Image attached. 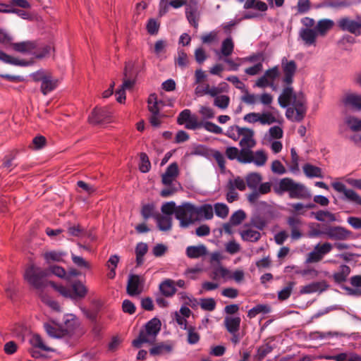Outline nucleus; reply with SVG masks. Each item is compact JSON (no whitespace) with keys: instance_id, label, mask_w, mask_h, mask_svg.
<instances>
[{"instance_id":"obj_1","label":"nucleus","mask_w":361,"mask_h":361,"mask_svg":"<svg viewBox=\"0 0 361 361\" xmlns=\"http://www.w3.org/2000/svg\"><path fill=\"white\" fill-rule=\"evenodd\" d=\"M66 319L65 326H59L54 323H45L44 324L47 334L56 338H68L70 345H73L83 334L84 331L80 328L78 322L73 317Z\"/></svg>"},{"instance_id":"obj_2","label":"nucleus","mask_w":361,"mask_h":361,"mask_svg":"<svg viewBox=\"0 0 361 361\" xmlns=\"http://www.w3.org/2000/svg\"><path fill=\"white\" fill-rule=\"evenodd\" d=\"M278 102L279 105L283 108H286L288 106L295 107V121L299 122L304 118L307 111V106L306 99L302 92H295L290 85L286 86L279 95Z\"/></svg>"},{"instance_id":"obj_3","label":"nucleus","mask_w":361,"mask_h":361,"mask_svg":"<svg viewBox=\"0 0 361 361\" xmlns=\"http://www.w3.org/2000/svg\"><path fill=\"white\" fill-rule=\"evenodd\" d=\"M225 154L230 160L237 159L241 164L254 163L257 166H264L267 161V156L263 150L248 152L245 149L228 147L226 149Z\"/></svg>"},{"instance_id":"obj_4","label":"nucleus","mask_w":361,"mask_h":361,"mask_svg":"<svg viewBox=\"0 0 361 361\" xmlns=\"http://www.w3.org/2000/svg\"><path fill=\"white\" fill-rule=\"evenodd\" d=\"M274 191L278 195L288 192L291 199L304 200L311 197L310 191L303 184L296 183L290 178L281 179L279 185L274 188Z\"/></svg>"},{"instance_id":"obj_5","label":"nucleus","mask_w":361,"mask_h":361,"mask_svg":"<svg viewBox=\"0 0 361 361\" xmlns=\"http://www.w3.org/2000/svg\"><path fill=\"white\" fill-rule=\"evenodd\" d=\"M48 276V270L31 264L25 269L24 279L32 287L37 290V294L39 295L41 291H44V289L52 283L46 279Z\"/></svg>"},{"instance_id":"obj_6","label":"nucleus","mask_w":361,"mask_h":361,"mask_svg":"<svg viewBox=\"0 0 361 361\" xmlns=\"http://www.w3.org/2000/svg\"><path fill=\"white\" fill-rule=\"evenodd\" d=\"M51 286L62 296L74 301L82 300L88 293L87 287L79 280L73 281L68 287L57 286L55 283H51Z\"/></svg>"},{"instance_id":"obj_7","label":"nucleus","mask_w":361,"mask_h":361,"mask_svg":"<svg viewBox=\"0 0 361 361\" xmlns=\"http://www.w3.org/2000/svg\"><path fill=\"white\" fill-rule=\"evenodd\" d=\"M161 322L157 318H153L145 325V329L140 332L138 337L132 342L135 348H140L142 344L147 343H154L156 337L161 330Z\"/></svg>"},{"instance_id":"obj_8","label":"nucleus","mask_w":361,"mask_h":361,"mask_svg":"<svg viewBox=\"0 0 361 361\" xmlns=\"http://www.w3.org/2000/svg\"><path fill=\"white\" fill-rule=\"evenodd\" d=\"M196 206L190 202H183L176 209V219L180 222L181 228H188L197 221Z\"/></svg>"},{"instance_id":"obj_9","label":"nucleus","mask_w":361,"mask_h":361,"mask_svg":"<svg viewBox=\"0 0 361 361\" xmlns=\"http://www.w3.org/2000/svg\"><path fill=\"white\" fill-rule=\"evenodd\" d=\"M147 108L151 114L149 122L154 127H159L161 123V118L164 116L160 113L161 107L164 104L162 101L158 100L155 94H151L147 99Z\"/></svg>"},{"instance_id":"obj_10","label":"nucleus","mask_w":361,"mask_h":361,"mask_svg":"<svg viewBox=\"0 0 361 361\" xmlns=\"http://www.w3.org/2000/svg\"><path fill=\"white\" fill-rule=\"evenodd\" d=\"M333 245L329 242L317 244L312 252L308 253L306 259L307 263H317L322 260L324 257L329 253Z\"/></svg>"},{"instance_id":"obj_11","label":"nucleus","mask_w":361,"mask_h":361,"mask_svg":"<svg viewBox=\"0 0 361 361\" xmlns=\"http://www.w3.org/2000/svg\"><path fill=\"white\" fill-rule=\"evenodd\" d=\"M279 75L280 72L278 66L269 68L265 71L262 77L257 79L255 86L260 88L270 87L273 90H275L276 87L274 85V81L279 78Z\"/></svg>"},{"instance_id":"obj_12","label":"nucleus","mask_w":361,"mask_h":361,"mask_svg":"<svg viewBox=\"0 0 361 361\" xmlns=\"http://www.w3.org/2000/svg\"><path fill=\"white\" fill-rule=\"evenodd\" d=\"M337 25L343 31L348 32L355 36L361 35V20L356 21L348 17H343L338 20Z\"/></svg>"},{"instance_id":"obj_13","label":"nucleus","mask_w":361,"mask_h":361,"mask_svg":"<svg viewBox=\"0 0 361 361\" xmlns=\"http://www.w3.org/2000/svg\"><path fill=\"white\" fill-rule=\"evenodd\" d=\"M281 68L283 73V82L286 86L290 85L297 71L296 63L293 60L288 61L286 57H283L281 60Z\"/></svg>"},{"instance_id":"obj_14","label":"nucleus","mask_w":361,"mask_h":361,"mask_svg":"<svg viewBox=\"0 0 361 361\" xmlns=\"http://www.w3.org/2000/svg\"><path fill=\"white\" fill-rule=\"evenodd\" d=\"M352 235V232L344 227L328 226L326 228L325 235L332 240H345Z\"/></svg>"},{"instance_id":"obj_15","label":"nucleus","mask_w":361,"mask_h":361,"mask_svg":"<svg viewBox=\"0 0 361 361\" xmlns=\"http://www.w3.org/2000/svg\"><path fill=\"white\" fill-rule=\"evenodd\" d=\"M143 279L138 275L131 274L129 276L126 290L130 296L140 295L143 290Z\"/></svg>"},{"instance_id":"obj_16","label":"nucleus","mask_w":361,"mask_h":361,"mask_svg":"<svg viewBox=\"0 0 361 361\" xmlns=\"http://www.w3.org/2000/svg\"><path fill=\"white\" fill-rule=\"evenodd\" d=\"M255 132L252 129L244 128L243 133L240 135L242 137L239 142V145L241 149H245L248 152H253L252 150L256 145L257 142L254 138Z\"/></svg>"},{"instance_id":"obj_17","label":"nucleus","mask_w":361,"mask_h":361,"mask_svg":"<svg viewBox=\"0 0 361 361\" xmlns=\"http://www.w3.org/2000/svg\"><path fill=\"white\" fill-rule=\"evenodd\" d=\"M332 187L337 192L343 193L348 201L361 205V197L354 190L348 189L343 183L335 182L332 183Z\"/></svg>"},{"instance_id":"obj_18","label":"nucleus","mask_w":361,"mask_h":361,"mask_svg":"<svg viewBox=\"0 0 361 361\" xmlns=\"http://www.w3.org/2000/svg\"><path fill=\"white\" fill-rule=\"evenodd\" d=\"M342 102L345 106L351 107L357 111L361 110V94L356 92H346L343 98Z\"/></svg>"},{"instance_id":"obj_19","label":"nucleus","mask_w":361,"mask_h":361,"mask_svg":"<svg viewBox=\"0 0 361 361\" xmlns=\"http://www.w3.org/2000/svg\"><path fill=\"white\" fill-rule=\"evenodd\" d=\"M179 174L178 166L176 162L171 163L161 176V182L165 185H171Z\"/></svg>"},{"instance_id":"obj_20","label":"nucleus","mask_w":361,"mask_h":361,"mask_svg":"<svg viewBox=\"0 0 361 361\" xmlns=\"http://www.w3.org/2000/svg\"><path fill=\"white\" fill-rule=\"evenodd\" d=\"M111 113L107 109H94L88 118L91 124H99L106 121L110 118Z\"/></svg>"},{"instance_id":"obj_21","label":"nucleus","mask_w":361,"mask_h":361,"mask_svg":"<svg viewBox=\"0 0 361 361\" xmlns=\"http://www.w3.org/2000/svg\"><path fill=\"white\" fill-rule=\"evenodd\" d=\"M173 345L170 342H161L155 344L149 349V354L152 356H161L172 352Z\"/></svg>"},{"instance_id":"obj_22","label":"nucleus","mask_w":361,"mask_h":361,"mask_svg":"<svg viewBox=\"0 0 361 361\" xmlns=\"http://www.w3.org/2000/svg\"><path fill=\"white\" fill-rule=\"evenodd\" d=\"M324 358L326 360L334 361H361V356L351 351L334 355H324Z\"/></svg>"},{"instance_id":"obj_23","label":"nucleus","mask_w":361,"mask_h":361,"mask_svg":"<svg viewBox=\"0 0 361 361\" xmlns=\"http://www.w3.org/2000/svg\"><path fill=\"white\" fill-rule=\"evenodd\" d=\"M288 224L291 230V238L293 240H298L302 237L300 228L302 225V221L295 216H290L287 220Z\"/></svg>"},{"instance_id":"obj_24","label":"nucleus","mask_w":361,"mask_h":361,"mask_svg":"<svg viewBox=\"0 0 361 361\" xmlns=\"http://www.w3.org/2000/svg\"><path fill=\"white\" fill-rule=\"evenodd\" d=\"M241 319L238 316H226L224 320V324L230 334H236L240 329Z\"/></svg>"},{"instance_id":"obj_25","label":"nucleus","mask_w":361,"mask_h":361,"mask_svg":"<svg viewBox=\"0 0 361 361\" xmlns=\"http://www.w3.org/2000/svg\"><path fill=\"white\" fill-rule=\"evenodd\" d=\"M299 35L305 44L307 46H311L316 44V40L317 37V32L315 30L311 28H303L301 29Z\"/></svg>"},{"instance_id":"obj_26","label":"nucleus","mask_w":361,"mask_h":361,"mask_svg":"<svg viewBox=\"0 0 361 361\" xmlns=\"http://www.w3.org/2000/svg\"><path fill=\"white\" fill-rule=\"evenodd\" d=\"M234 50V43L231 37H227L222 43L220 51H216V54L219 59H223L224 57L229 56L232 54Z\"/></svg>"},{"instance_id":"obj_27","label":"nucleus","mask_w":361,"mask_h":361,"mask_svg":"<svg viewBox=\"0 0 361 361\" xmlns=\"http://www.w3.org/2000/svg\"><path fill=\"white\" fill-rule=\"evenodd\" d=\"M159 290L163 295L167 298L172 297L176 293L175 281L172 279H165L159 284Z\"/></svg>"},{"instance_id":"obj_28","label":"nucleus","mask_w":361,"mask_h":361,"mask_svg":"<svg viewBox=\"0 0 361 361\" xmlns=\"http://www.w3.org/2000/svg\"><path fill=\"white\" fill-rule=\"evenodd\" d=\"M11 45L13 49L16 51L32 55L36 49V42L32 41L13 43Z\"/></svg>"},{"instance_id":"obj_29","label":"nucleus","mask_w":361,"mask_h":361,"mask_svg":"<svg viewBox=\"0 0 361 361\" xmlns=\"http://www.w3.org/2000/svg\"><path fill=\"white\" fill-rule=\"evenodd\" d=\"M58 82L59 80L56 78H54L49 73L47 75L46 79H44L41 84L40 90L42 93L44 95H47L57 87Z\"/></svg>"},{"instance_id":"obj_30","label":"nucleus","mask_w":361,"mask_h":361,"mask_svg":"<svg viewBox=\"0 0 361 361\" xmlns=\"http://www.w3.org/2000/svg\"><path fill=\"white\" fill-rule=\"evenodd\" d=\"M208 253L207 248L204 245H199L197 246H189L186 249V255L189 258L195 259L207 255Z\"/></svg>"},{"instance_id":"obj_31","label":"nucleus","mask_w":361,"mask_h":361,"mask_svg":"<svg viewBox=\"0 0 361 361\" xmlns=\"http://www.w3.org/2000/svg\"><path fill=\"white\" fill-rule=\"evenodd\" d=\"M262 180V176L257 172H251L245 176L246 185L251 190H257Z\"/></svg>"},{"instance_id":"obj_32","label":"nucleus","mask_w":361,"mask_h":361,"mask_svg":"<svg viewBox=\"0 0 361 361\" xmlns=\"http://www.w3.org/2000/svg\"><path fill=\"white\" fill-rule=\"evenodd\" d=\"M303 172L305 176L308 178H321L324 177L322 170L321 168L312 165L310 164H306L302 167Z\"/></svg>"},{"instance_id":"obj_33","label":"nucleus","mask_w":361,"mask_h":361,"mask_svg":"<svg viewBox=\"0 0 361 361\" xmlns=\"http://www.w3.org/2000/svg\"><path fill=\"white\" fill-rule=\"evenodd\" d=\"M334 25L333 20L330 19H322L318 21L315 30L317 34L321 36H324L326 32L331 30Z\"/></svg>"},{"instance_id":"obj_34","label":"nucleus","mask_w":361,"mask_h":361,"mask_svg":"<svg viewBox=\"0 0 361 361\" xmlns=\"http://www.w3.org/2000/svg\"><path fill=\"white\" fill-rule=\"evenodd\" d=\"M344 123L353 132L361 130V120L351 115H346L343 118Z\"/></svg>"},{"instance_id":"obj_35","label":"nucleus","mask_w":361,"mask_h":361,"mask_svg":"<svg viewBox=\"0 0 361 361\" xmlns=\"http://www.w3.org/2000/svg\"><path fill=\"white\" fill-rule=\"evenodd\" d=\"M196 216L197 220L200 216H204L205 219H212L214 216V209L211 204H206L200 207H196Z\"/></svg>"},{"instance_id":"obj_36","label":"nucleus","mask_w":361,"mask_h":361,"mask_svg":"<svg viewBox=\"0 0 361 361\" xmlns=\"http://www.w3.org/2000/svg\"><path fill=\"white\" fill-rule=\"evenodd\" d=\"M350 269L348 266L343 264L339 267L338 271L333 275L335 282L340 283L346 281L350 274Z\"/></svg>"},{"instance_id":"obj_37","label":"nucleus","mask_w":361,"mask_h":361,"mask_svg":"<svg viewBox=\"0 0 361 361\" xmlns=\"http://www.w3.org/2000/svg\"><path fill=\"white\" fill-rule=\"evenodd\" d=\"M157 226L162 231H168L172 227V218L168 216L158 215L157 216Z\"/></svg>"},{"instance_id":"obj_38","label":"nucleus","mask_w":361,"mask_h":361,"mask_svg":"<svg viewBox=\"0 0 361 361\" xmlns=\"http://www.w3.org/2000/svg\"><path fill=\"white\" fill-rule=\"evenodd\" d=\"M148 246L145 243H139L135 248L136 254V263L137 266H140L143 264L144 256L147 252Z\"/></svg>"},{"instance_id":"obj_39","label":"nucleus","mask_w":361,"mask_h":361,"mask_svg":"<svg viewBox=\"0 0 361 361\" xmlns=\"http://www.w3.org/2000/svg\"><path fill=\"white\" fill-rule=\"evenodd\" d=\"M240 235L243 240L250 242H256L261 237V234L259 231L250 228L242 231Z\"/></svg>"},{"instance_id":"obj_40","label":"nucleus","mask_w":361,"mask_h":361,"mask_svg":"<svg viewBox=\"0 0 361 361\" xmlns=\"http://www.w3.org/2000/svg\"><path fill=\"white\" fill-rule=\"evenodd\" d=\"M0 61L6 63H9L15 66H25L28 65V63L24 61L18 60V59L13 58L11 56L4 53L0 50Z\"/></svg>"},{"instance_id":"obj_41","label":"nucleus","mask_w":361,"mask_h":361,"mask_svg":"<svg viewBox=\"0 0 361 361\" xmlns=\"http://www.w3.org/2000/svg\"><path fill=\"white\" fill-rule=\"evenodd\" d=\"M30 343L32 345V347L39 348L44 351H54V349H52L50 347L47 346L44 342L41 336L38 334H35L32 336V338L30 340Z\"/></svg>"},{"instance_id":"obj_42","label":"nucleus","mask_w":361,"mask_h":361,"mask_svg":"<svg viewBox=\"0 0 361 361\" xmlns=\"http://www.w3.org/2000/svg\"><path fill=\"white\" fill-rule=\"evenodd\" d=\"M313 214L315 219L319 221H325L328 220L330 222H334L337 220L335 214L329 211L320 210Z\"/></svg>"},{"instance_id":"obj_43","label":"nucleus","mask_w":361,"mask_h":361,"mask_svg":"<svg viewBox=\"0 0 361 361\" xmlns=\"http://www.w3.org/2000/svg\"><path fill=\"white\" fill-rule=\"evenodd\" d=\"M245 127H240L237 125L230 126L225 135L232 139L234 141H237L240 139V135L243 131Z\"/></svg>"},{"instance_id":"obj_44","label":"nucleus","mask_w":361,"mask_h":361,"mask_svg":"<svg viewBox=\"0 0 361 361\" xmlns=\"http://www.w3.org/2000/svg\"><path fill=\"white\" fill-rule=\"evenodd\" d=\"M273 350V348L269 343L264 344L259 346L257 348V355H255V359L257 361H262V360L271 351Z\"/></svg>"},{"instance_id":"obj_45","label":"nucleus","mask_w":361,"mask_h":361,"mask_svg":"<svg viewBox=\"0 0 361 361\" xmlns=\"http://www.w3.org/2000/svg\"><path fill=\"white\" fill-rule=\"evenodd\" d=\"M51 50V47L49 45H42L38 47L36 44V49L34 51L33 55L37 59H43L49 55Z\"/></svg>"},{"instance_id":"obj_46","label":"nucleus","mask_w":361,"mask_h":361,"mask_svg":"<svg viewBox=\"0 0 361 361\" xmlns=\"http://www.w3.org/2000/svg\"><path fill=\"white\" fill-rule=\"evenodd\" d=\"M230 103V98L228 96L221 94L216 96L214 100V105L221 109H226L228 108Z\"/></svg>"},{"instance_id":"obj_47","label":"nucleus","mask_w":361,"mask_h":361,"mask_svg":"<svg viewBox=\"0 0 361 361\" xmlns=\"http://www.w3.org/2000/svg\"><path fill=\"white\" fill-rule=\"evenodd\" d=\"M63 253L56 251L47 252L44 254V258L47 264L62 260Z\"/></svg>"},{"instance_id":"obj_48","label":"nucleus","mask_w":361,"mask_h":361,"mask_svg":"<svg viewBox=\"0 0 361 361\" xmlns=\"http://www.w3.org/2000/svg\"><path fill=\"white\" fill-rule=\"evenodd\" d=\"M231 184L235 190L238 189L240 191H244L246 189L245 179L244 180L240 176H237L234 179H229L227 185Z\"/></svg>"},{"instance_id":"obj_49","label":"nucleus","mask_w":361,"mask_h":361,"mask_svg":"<svg viewBox=\"0 0 361 361\" xmlns=\"http://www.w3.org/2000/svg\"><path fill=\"white\" fill-rule=\"evenodd\" d=\"M39 297L41 298L42 301L49 306L51 309L56 311L60 310V305L56 301L51 300L44 291H41Z\"/></svg>"},{"instance_id":"obj_50","label":"nucleus","mask_w":361,"mask_h":361,"mask_svg":"<svg viewBox=\"0 0 361 361\" xmlns=\"http://www.w3.org/2000/svg\"><path fill=\"white\" fill-rule=\"evenodd\" d=\"M226 63L229 66V70L236 71L238 70L239 67L241 66L242 62L243 61V59L237 57L235 60L229 58L228 56L224 57L223 59Z\"/></svg>"},{"instance_id":"obj_51","label":"nucleus","mask_w":361,"mask_h":361,"mask_svg":"<svg viewBox=\"0 0 361 361\" xmlns=\"http://www.w3.org/2000/svg\"><path fill=\"white\" fill-rule=\"evenodd\" d=\"M216 216L221 219H225L228 214V207L224 203H216L214 207Z\"/></svg>"},{"instance_id":"obj_52","label":"nucleus","mask_w":361,"mask_h":361,"mask_svg":"<svg viewBox=\"0 0 361 361\" xmlns=\"http://www.w3.org/2000/svg\"><path fill=\"white\" fill-rule=\"evenodd\" d=\"M177 207L176 203L173 201L165 202L161 207V212L166 216H170V215L174 214L176 215Z\"/></svg>"},{"instance_id":"obj_53","label":"nucleus","mask_w":361,"mask_h":361,"mask_svg":"<svg viewBox=\"0 0 361 361\" xmlns=\"http://www.w3.org/2000/svg\"><path fill=\"white\" fill-rule=\"evenodd\" d=\"M294 286H295V282H293V281L288 282L287 286L279 292V294H278L279 299L281 300H285L288 299L292 293Z\"/></svg>"},{"instance_id":"obj_54","label":"nucleus","mask_w":361,"mask_h":361,"mask_svg":"<svg viewBox=\"0 0 361 361\" xmlns=\"http://www.w3.org/2000/svg\"><path fill=\"white\" fill-rule=\"evenodd\" d=\"M320 283L313 282L302 286L300 290V294H310L318 291L320 289Z\"/></svg>"},{"instance_id":"obj_55","label":"nucleus","mask_w":361,"mask_h":361,"mask_svg":"<svg viewBox=\"0 0 361 361\" xmlns=\"http://www.w3.org/2000/svg\"><path fill=\"white\" fill-rule=\"evenodd\" d=\"M140 164L139 169L141 172L147 173L149 171L151 164L149 160L148 156L146 153L142 152L140 155Z\"/></svg>"},{"instance_id":"obj_56","label":"nucleus","mask_w":361,"mask_h":361,"mask_svg":"<svg viewBox=\"0 0 361 361\" xmlns=\"http://www.w3.org/2000/svg\"><path fill=\"white\" fill-rule=\"evenodd\" d=\"M45 270L49 271V275L50 274H53L55 276L61 278V279H68L67 274L63 268L59 266H50L48 269H45Z\"/></svg>"},{"instance_id":"obj_57","label":"nucleus","mask_w":361,"mask_h":361,"mask_svg":"<svg viewBox=\"0 0 361 361\" xmlns=\"http://www.w3.org/2000/svg\"><path fill=\"white\" fill-rule=\"evenodd\" d=\"M245 213L243 210H238L230 217V222L233 226H237L245 219Z\"/></svg>"},{"instance_id":"obj_58","label":"nucleus","mask_w":361,"mask_h":361,"mask_svg":"<svg viewBox=\"0 0 361 361\" xmlns=\"http://www.w3.org/2000/svg\"><path fill=\"white\" fill-rule=\"evenodd\" d=\"M276 121L275 116L271 112L259 114V123L262 125H271Z\"/></svg>"},{"instance_id":"obj_59","label":"nucleus","mask_w":361,"mask_h":361,"mask_svg":"<svg viewBox=\"0 0 361 361\" xmlns=\"http://www.w3.org/2000/svg\"><path fill=\"white\" fill-rule=\"evenodd\" d=\"M189 61L187 54L182 49L178 51V56L176 59V63L181 68H185L188 65Z\"/></svg>"},{"instance_id":"obj_60","label":"nucleus","mask_w":361,"mask_h":361,"mask_svg":"<svg viewBox=\"0 0 361 361\" xmlns=\"http://www.w3.org/2000/svg\"><path fill=\"white\" fill-rule=\"evenodd\" d=\"M188 342L190 344H195L200 341V334L195 331L193 326H189L188 329Z\"/></svg>"},{"instance_id":"obj_61","label":"nucleus","mask_w":361,"mask_h":361,"mask_svg":"<svg viewBox=\"0 0 361 361\" xmlns=\"http://www.w3.org/2000/svg\"><path fill=\"white\" fill-rule=\"evenodd\" d=\"M200 307L207 311H213L216 307V302L213 298H203L200 300Z\"/></svg>"},{"instance_id":"obj_62","label":"nucleus","mask_w":361,"mask_h":361,"mask_svg":"<svg viewBox=\"0 0 361 361\" xmlns=\"http://www.w3.org/2000/svg\"><path fill=\"white\" fill-rule=\"evenodd\" d=\"M226 188L227 190L226 200L229 203H232L238 200L239 194L235 191V189H233L231 184V185L226 184Z\"/></svg>"},{"instance_id":"obj_63","label":"nucleus","mask_w":361,"mask_h":361,"mask_svg":"<svg viewBox=\"0 0 361 361\" xmlns=\"http://www.w3.org/2000/svg\"><path fill=\"white\" fill-rule=\"evenodd\" d=\"M68 233L70 235L80 237L85 233V229L80 225H71L68 227Z\"/></svg>"},{"instance_id":"obj_64","label":"nucleus","mask_w":361,"mask_h":361,"mask_svg":"<svg viewBox=\"0 0 361 361\" xmlns=\"http://www.w3.org/2000/svg\"><path fill=\"white\" fill-rule=\"evenodd\" d=\"M201 40L204 44H211L218 41V33L216 31H212L209 33L202 35Z\"/></svg>"}]
</instances>
